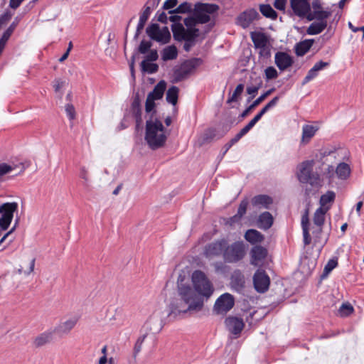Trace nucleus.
Returning <instances> with one entry per match:
<instances>
[{"label":"nucleus","instance_id":"nucleus-1","mask_svg":"<svg viewBox=\"0 0 364 364\" xmlns=\"http://www.w3.org/2000/svg\"><path fill=\"white\" fill-rule=\"evenodd\" d=\"M311 10L307 16V20L313 21L312 23L306 29L308 35H317L323 32L328 26V18L332 12L328 9H324L322 0H312L310 4Z\"/></svg>","mask_w":364,"mask_h":364},{"label":"nucleus","instance_id":"nucleus-2","mask_svg":"<svg viewBox=\"0 0 364 364\" xmlns=\"http://www.w3.org/2000/svg\"><path fill=\"white\" fill-rule=\"evenodd\" d=\"M145 141L153 150L164 146L167 135L162 122L156 118L151 117L146 122Z\"/></svg>","mask_w":364,"mask_h":364},{"label":"nucleus","instance_id":"nucleus-3","mask_svg":"<svg viewBox=\"0 0 364 364\" xmlns=\"http://www.w3.org/2000/svg\"><path fill=\"white\" fill-rule=\"evenodd\" d=\"M218 9V6L214 4L198 3L194 6L193 16L185 18L184 24L196 28L198 23H206Z\"/></svg>","mask_w":364,"mask_h":364},{"label":"nucleus","instance_id":"nucleus-4","mask_svg":"<svg viewBox=\"0 0 364 364\" xmlns=\"http://www.w3.org/2000/svg\"><path fill=\"white\" fill-rule=\"evenodd\" d=\"M166 317V312L162 308L154 310L143 325L142 330L145 333L138 339L136 345H141L149 333H159L162 329Z\"/></svg>","mask_w":364,"mask_h":364},{"label":"nucleus","instance_id":"nucleus-5","mask_svg":"<svg viewBox=\"0 0 364 364\" xmlns=\"http://www.w3.org/2000/svg\"><path fill=\"white\" fill-rule=\"evenodd\" d=\"M178 296L181 297L188 304L189 309L193 311H199L203 307V299L188 284H178Z\"/></svg>","mask_w":364,"mask_h":364},{"label":"nucleus","instance_id":"nucleus-6","mask_svg":"<svg viewBox=\"0 0 364 364\" xmlns=\"http://www.w3.org/2000/svg\"><path fill=\"white\" fill-rule=\"evenodd\" d=\"M191 282L193 289L202 296L208 299L213 294L214 288L205 274L200 270L192 273Z\"/></svg>","mask_w":364,"mask_h":364},{"label":"nucleus","instance_id":"nucleus-7","mask_svg":"<svg viewBox=\"0 0 364 364\" xmlns=\"http://www.w3.org/2000/svg\"><path fill=\"white\" fill-rule=\"evenodd\" d=\"M314 162L305 161L298 166V179L303 183H309L313 186H318L321 183L320 176L318 173H312Z\"/></svg>","mask_w":364,"mask_h":364},{"label":"nucleus","instance_id":"nucleus-8","mask_svg":"<svg viewBox=\"0 0 364 364\" xmlns=\"http://www.w3.org/2000/svg\"><path fill=\"white\" fill-rule=\"evenodd\" d=\"M25 169L23 164L18 160L1 163V183L14 179L22 174Z\"/></svg>","mask_w":364,"mask_h":364},{"label":"nucleus","instance_id":"nucleus-9","mask_svg":"<svg viewBox=\"0 0 364 364\" xmlns=\"http://www.w3.org/2000/svg\"><path fill=\"white\" fill-rule=\"evenodd\" d=\"M245 255V247L242 242H235L232 245H227L223 252V259L229 263L237 262Z\"/></svg>","mask_w":364,"mask_h":364},{"label":"nucleus","instance_id":"nucleus-10","mask_svg":"<svg viewBox=\"0 0 364 364\" xmlns=\"http://www.w3.org/2000/svg\"><path fill=\"white\" fill-rule=\"evenodd\" d=\"M201 60L199 58H192L183 62L179 68L173 72V82H180L188 77L195 69L200 65Z\"/></svg>","mask_w":364,"mask_h":364},{"label":"nucleus","instance_id":"nucleus-11","mask_svg":"<svg viewBox=\"0 0 364 364\" xmlns=\"http://www.w3.org/2000/svg\"><path fill=\"white\" fill-rule=\"evenodd\" d=\"M17 202H1V231L6 230L11 224L14 214L18 213Z\"/></svg>","mask_w":364,"mask_h":364},{"label":"nucleus","instance_id":"nucleus-12","mask_svg":"<svg viewBox=\"0 0 364 364\" xmlns=\"http://www.w3.org/2000/svg\"><path fill=\"white\" fill-rule=\"evenodd\" d=\"M146 31L152 40L161 44L168 43L171 40V33L166 26L160 28L157 23H151L146 28Z\"/></svg>","mask_w":364,"mask_h":364},{"label":"nucleus","instance_id":"nucleus-13","mask_svg":"<svg viewBox=\"0 0 364 364\" xmlns=\"http://www.w3.org/2000/svg\"><path fill=\"white\" fill-rule=\"evenodd\" d=\"M193 311L181 297L173 298L169 305V311L166 313L167 318L175 319L181 314Z\"/></svg>","mask_w":364,"mask_h":364},{"label":"nucleus","instance_id":"nucleus-14","mask_svg":"<svg viewBox=\"0 0 364 364\" xmlns=\"http://www.w3.org/2000/svg\"><path fill=\"white\" fill-rule=\"evenodd\" d=\"M228 245V240L220 239L208 244L204 249V255L207 258L223 255L225 248Z\"/></svg>","mask_w":364,"mask_h":364},{"label":"nucleus","instance_id":"nucleus-15","mask_svg":"<svg viewBox=\"0 0 364 364\" xmlns=\"http://www.w3.org/2000/svg\"><path fill=\"white\" fill-rule=\"evenodd\" d=\"M234 304L233 296L229 293H225L216 300L214 310L218 314H225L233 307Z\"/></svg>","mask_w":364,"mask_h":364},{"label":"nucleus","instance_id":"nucleus-16","mask_svg":"<svg viewBox=\"0 0 364 364\" xmlns=\"http://www.w3.org/2000/svg\"><path fill=\"white\" fill-rule=\"evenodd\" d=\"M253 283L257 291L264 293L269 289L270 279L264 270L258 269L254 274Z\"/></svg>","mask_w":364,"mask_h":364},{"label":"nucleus","instance_id":"nucleus-17","mask_svg":"<svg viewBox=\"0 0 364 364\" xmlns=\"http://www.w3.org/2000/svg\"><path fill=\"white\" fill-rule=\"evenodd\" d=\"M187 29L186 30L181 23H173L171 25V30L173 32V38L177 41H182L183 39H191L193 36L192 33L198 28H193V26H186Z\"/></svg>","mask_w":364,"mask_h":364},{"label":"nucleus","instance_id":"nucleus-18","mask_svg":"<svg viewBox=\"0 0 364 364\" xmlns=\"http://www.w3.org/2000/svg\"><path fill=\"white\" fill-rule=\"evenodd\" d=\"M290 6L294 15L299 18H306L311 10L309 0H290Z\"/></svg>","mask_w":364,"mask_h":364},{"label":"nucleus","instance_id":"nucleus-19","mask_svg":"<svg viewBox=\"0 0 364 364\" xmlns=\"http://www.w3.org/2000/svg\"><path fill=\"white\" fill-rule=\"evenodd\" d=\"M258 17V12L254 9H250L243 11L237 17L236 23L243 28H246Z\"/></svg>","mask_w":364,"mask_h":364},{"label":"nucleus","instance_id":"nucleus-20","mask_svg":"<svg viewBox=\"0 0 364 364\" xmlns=\"http://www.w3.org/2000/svg\"><path fill=\"white\" fill-rule=\"evenodd\" d=\"M274 63L281 71H284L292 65L294 60L287 53L279 51L275 54Z\"/></svg>","mask_w":364,"mask_h":364},{"label":"nucleus","instance_id":"nucleus-21","mask_svg":"<svg viewBox=\"0 0 364 364\" xmlns=\"http://www.w3.org/2000/svg\"><path fill=\"white\" fill-rule=\"evenodd\" d=\"M54 334L55 331L53 329L47 330L34 338L33 345L38 348L49 344L53 341Z\"/></svg>","mask_w":364,"mask_h":364},{"label":"nucleus","instance_id":"nucleus-22","mask_svg":"<svg viewBox=\"0 0 364 364\" xmlns=\"http://www.w3.org/2000/svg\"><path fill=\"white\" fill-rule=\"evenodd\" d=\"M267 250L262 246H255L250 251V262L252 265L259 266L267 257Z\"/></svg>","mask_w":364,"mask_h":364},{"label":"nucleus","instance_id":"nucleus-23","mask_svg":"<svg viewBox=\"0 0 364 364\" xmlns=\"http://www.w3.org/2000/svg\"><path fill=\"white\" fill-rule=\"evenodd\" d=\"M225 325L228 331L236 336H238L244 328V322L242 318L237 317H228L225 319Z\"/></svg>","mask_w":364,"mask_h":364},{"label":"nucleus","instance_id":"nucleus-24","mask_svg":"<svg viewBox=\"0 0 364 364\" xmlns=\"http://www.w3.org/2000/svg\"><path fill=\"white\" fill-rule=\"evenodd\" d=\"M330 63L328 62H324L320 60L314 64V65L311 68L306 77L304 78L302 85H306L309 81L312 80L315 77H316L318 75V72L328 67Z\"/></svg>","mask_w":364,"mask_h":364},{"label":"nucleus","instance_id":"nucleus-25","mask_svg":"<svg viewBox=\"0 0 364 364\" xmlns=\"http://www.w3.org/2000/svg\"><path fill=\"white\" fill-rule=\"evenodd\" d=\"M19 220H20L19 217H16V218L15 220L14 225L11 228V230L1 237V244L5 242L7 238H9L8 245H4L1 247V251L6 250L9 247L10 248L11 252H14L16 250V247L12 244V242L15 240V236H14L12 235V233L15 231V230L18 227Z\"/></svg>","mask_w":364,"mask_h":364},{"label":"nucleus","instance_id":"nucleus-26","mask_svg":"<svg viewBox=\"0 0 364 364\" xmlns=\"http://www.w3.org/2000/svg\"><path fill=\"white\" fill-rule=\"evenodd\" d=\"M36 264V257H32L22 261V264L15 271L18 274H23L25 277L29 276L33 272Z\"/></svg>","mask_w":364,"mask_h":364},{"label":"nucleus","instance_id":"nucleus-27","mask_svg":"<svg viewBox=\"0 0 364 364\" xmlns=\"http://www.w3.org/2000/svg\"><path fill=\"white\" fill-rule=\"evenodd\" d=\"M78 319L75 317L70 318L59 323L54 329L55 333L60 334H68L76 326Z\"/></svg>","mask_w":364,"mask_h":364},{"label":"nucleus","instance_id":"nucleus-28","mask_svg":"<svg viewBox=\"0 0 364 364\" xmlns=\"http://www.w3.org/2000/svg\"><path fill=\"white\" fill-rule=\"evenodd\" d=\"M230 284L232 289L240 291L245 286V277L240 271H235L230 278Z\"/></svg>","mask_w":364,"mask_h":364},{"label":"nucleus","instance_id":"nucleus-29","mask_svg":"<svg viewBox=\"0 0 364 364\" xmlns=\"http://www.w3.org/2000/svg\"><path fill=\"white\" fill-rule=\"evenodd\" d=\"M272 202V198L267 195H258L252 199V205L259 208H269Z\"/></svg>","mask_w":364,"mask_h":364},{"label":"nucleus","instance_id":"nucleus-30","mask_svg":"<svg viewBox=\"0 0 364 364\" xmlns=\"http://www.w3.org/2000/svg\"><path fill=\"white\" fill-rule=\"evenodd\" d=\"M309 220L308 211L302 215L301 218V227L304 237V244L305 246L309 245L311 242V235L309 233Z\"/></svg>","mask_w":364,"mask_h":364},{"label":"nucleus","instance_id":"nucleus-31","mask_svg":"<svg viewBox=\"0 0 364 364\" xmlns=\"http://www.w3.org/2000/svg\"><path fill=\"white\" fill-rule=\"evenodd\" d=\"M329 210V207H320L318 208L314 215V224L318 226V231L321 230V226H323L325 221V215Z\"/></svg>","mask_w":364,"mask_h":364},{"label":"nucleus","instance_id":"nucleus-32","mask_svg":"<svg viewBox=\"0 0 364 364\" xmlns=\"http://www.w3.org/2000/svg\"><path fill=\"white\" fill-rule=\"evenodd\" d=\"M257 223L259 228L268 230L273 224V217L270 213L264 212L259 216Z\"/></svg>","mask_w":364,"mask_h":364},{"label":"nucleus","instance_id":"nucleus-33","mask_svg":"<svg viewBox=\"0 0 364 364\" xmlns=\"http://www.w3.org/2000/svg\"><path fill=\"white\" fill-rule=\"evenodd\" d=\"M251 38L256 48L269 45L267 36L263 33L253 32Z\"/></svg>","mask_w":364,"mask_h":364},{"label":"nucleus","instance_id":"nucleus-34","mask_svg":"<svg viewBox=\"0 0 364 364\" xmlns=\"http://www.w3.org/2000/svg\"><path fill=\"white\" fill-rule=\"evenodd\" d=\"M314 43V39H306L296 45V54L298 56L304 55L311 48Z\"/></svg>","mask_w":364,"mask_h":364},{"label":"nucleus","instance_id":"nucleus-35","mask_svg":"<svg viewBox=\"0 0 364 364\" xmlns=\"http://www.w3.org/2000/svg\"><path fill=\"white\" fill-rule=\"evenodd\" d=\"M166 88V83L164 80H161L154 88L153 91L149 93L148 97L154 100L162 98L164 91Z\"/></svg>","mask_w":364,"mask_h":364},{"label":"nucleus","instance_id":"nucleus-36","mask_svg":"<svg viewBox=\"0 0 364 364\" xmlns=\"http://www.w3.org/2000/svg\"><path fill=\"white\" fill-rule=\"evenodd\" d=\"M318 128L316 127L305 124L302 128L301 143L307 144L315 135Z\"/></svg>","mask_w":364,"mask_h":364},{"label":"nucleus","instance_id":"nucleus-37","mask_svg":"<svg viewBox=\"0 0 364 364\" xmlns=\"http://www.w3.org/2000/svg\"><path fill=\"white\" fill-rule=\"evenodd\" d=\"M245 238L251 244L261 242L264 240L263 235L254 229L248 230L245 234Z\"/></svg>","mask_w":364,"mask_h":364},{"label":"nucleus","instance_id":"nucleus-38","mask_svg":"<svg viewBox=\"0 0 364 364\" xmlns=\"http://www.w3.org/2000/svg\"><path fill=\"white\" fill-rule=\"evenodd\" d=\"M178 56V50L173 45L164 48L162 50L161 58L164 61L174 60Z\"/></svg>","mask_w":364,"mask_h":364},{"label":"nucleus","instance_id":"nucleus-39","mask_svg":"<svg viewBox=\"0 0 364 364\" xmlns=\"http://www.w3.org/2000/svg\"><path fill=\"white\" fill-rule=\"evenodd\" d=\"M350 173V168L348 164L344 162H341L338 164L336 168V175L340 179H346Z\"/></svg>","mask_w":364,"mask_h":364},{"label":"nucleus","instance_id":"nucleus-40","mask_svg":"<svg viewBox=\"0 0 364 364\" xmlns=\"http://www.w3.org/2000/svg\"><path fill=\"white\" fill-rule=\"evenodd\" d=\"M274 89L272 88L267 92H265L264 94H262L261 96H259L257 100H255L251 105H250L244 112L242 113L241 117H245L248 114V113L250 112L251 109L259 105L267 97H268L269 95H271L274 92Z\"/></svg>","mask_w":364,"mask_h":364},{"label":"nucleus","instance_id":"nucleus-41","mask_svg":"<svg viewBox=\"0 0 364 364\" xmlns=\"http://www.w3.org/2000/svg\"><path fill=\"white\" fill-rule=\"evenodd\" d=\"M259 11L263 16L272 20H275L277 17V12L269 4L259 5Z\"/></svg>","mask_w":364,"mask_h":364},{"label":"nucleus","instance_id":"nucleus-42","mask_svg":"<svg viewBox=\"0 0 364 364\" xmlns=\"http://www.w3.org/2000/svg\"><path fill=\"white\" fill-rule=\"evenodd\" d=\"M178 92L179 90L176 86H171L169 87L166 96L167 102L175 105L178 101Z\"/></svg>","mask_w":364,"mask_h":364},{"label":"nucleus","instance_id":"nucleus-43","mask_svg":"<svg viewBox=\"0 0 364 364\" xmlns=\"http://www.w3.org/2000/svg\"><path fill=\"white\" fill-rule=\"evenodd\" d=\"M336 194L333 191H328L325 194L322 195L320 198L321 207H328V203H333L335 200Z\"/></svg>","mask_w":364,"mask_h":364},{"label":"nucleus","instance_id":"nucleus-44","mask_svg":"<svg viewBox=\"0 0 364 364\" xmlns=\"http://www.w3.org/2000/svg\"><path fill=\"white\" fill-rule=\"evenodd\" d=\"M342 151L341 149H323L321 152V159L326 158V161H328V158H333L336 159L337 156L340 155V153Z\"/></svg>","mask_w":364,"mask_h":364},{"label":"nucleus","instance_id":"nucleus-45","mask_svg":"<svg viewBox=\"0 0 364 364\" xmlns=\"http://www.w3.org/2000/svg\"><path fill=\"white\" fill-rule=\"evenodd\" d=\"M141 69L143 71L149 74L157 72L159 66L156 63H150V61L143 60L141 63Z\"/></svg>","mask_w":364,"mask_h":364},{"label":"nucleus","instance_id":"nucleus-46","mask_svg":"<svg viewBox=\"0 0 364 364\" xmlns=\"http://www.w3.org/2000/svg\"><path fill=\"white\" fill-rule=\"evenodd\" d=\"M353 311V307L349 303L343 304L338 309V314L342 316H348Z\"/></svg>","mask_w":364,"mask_h":364},{"label":"nucleus","instance_id":"nucleus-47","mask_svg":"<svg viewBox=\"0 0 364 364\" xmlns=\"http://www.w3.org/2000/svg\"><path fill=\"white\" fill-rule=\"evenodd\" d=\"M16 26V23L15 22H13L10 25V26L7 28V30L1 36V50L3 49V47L5 45L7 40L9 38V37L14 32Z\"/></svg>","mask_w":364,"mask_h":364},{"label":"nucleus","instance_id":"nucleus-48","mask_svg":"<svg viewBox=\"0 0 364 364\" xmlns=\"http://www.w3.org/2000/svg\"><path fill=\"white\" fill-rule=\"evenodd\" d=\"M192 38L191 39H183L185 41V43L183 45V48L186 51H189L191 48L194 45L195 39L199 36V30L197 29L192 33Z\"/></svg>","mask_w":364,"mask_h":364},{"label":"nucleus","instance_id":"nucleus-49","mask_svg":"<svg viewBox=\"0 0 364 364\" xmlns=\"http://www.w3.org/2000/svg\"><path fill=\"white\" fill-rule=\"evenodd\" d=\"M244 90V85L242 84H239L232 96L228 100V103H231L233 102H237L238 100L239 97L241 95Z\"/></svg>","mask_w":364,"mask_h":364},{"label":"nucleus","instance_id":"nucleus-50","mask_svg":"<svg viewBox=\"0 0 364 364\" xmlns=\"http://www.w3.org/2000/svg\"><path fill=\"white\" fill-rule=\"evenodd\" d=\"M193 10L192 4L188 2H183L176 9V11L178 14H185L191 12Z\"/></svg>","mask_w":364,"mask_h":364},{"label":"nucleus","instance_id":"nucleus-51","mask_svg":"<svg viewBox=\"0 0 364 364\" xmlns=\"http://www.w3.org/2000/svg\"><path fill=\"white\" fill-rule=\"evenodd\" d=\"M264 74L267 80H272L278 77L277 70L272 66L267 67L264 70Z\"/></svg>","mask_w":364,"mask_h":364},{"label":"nucleus","instance_id":"nucleus-52","mask_svg":"<svg viewBox=\"0 0 364 364\" xmlns=\"http://www.w3.org/2000/svg\"><path fill=\"white\" fill-rule=\"evenodd\" d=\"M338 264V260L336 258H333L328 260L323 270V274H328Z\"/></svg>","mask_w":364,"mask_h":364},{"label":"nucleus","instance_id":"nucleus-53","mask_svg":"<svg viewBox=\"0 0 364 364\" xmlns=\"http://www.w3.org/2000/svg\"><path fill=\"white\" fill-rule=\"evenodd\" d=\"M247 202L245 200H243L240 203L237 213L234 216V218L238 217L239 218H242L246 213L247 208Z\"/></svg>","mask_w":364,"mask_h":364},{"label":"nucleus","instance_id":"nucleus-54","mask_svg":"<svg viewBox=\"0 0 364 364\" xmlns=\"http://www.w3.org/2000/svg\"><path fill=\"white\" fill-rule=\"evenodd\" d=\"M177 14L176 9L169 11L168 21L173 23H181V16L177 15Z\"/></svg>","mask_w":364,"mask_h":364},{"label":"nucleus","instance_id":"nucleus-55","mask_svg":"<svg viewBox=\"0 0 364 364\" xmlns=\"http://www.w3.org/2000/svg\"><path fill=\"white\" fill-rule=\"evenodd\" d=\"M65 112L70 120H73L75 117V109L73 105L67 104L65 105Z\"/></svg>","mask_w":364,"mask_h":364},{"label":"nucleus","instance_id":"nucleus-56","mask_svg":"<svg viewBox=\"0 0 364 364\" xmlns=\"http://www.w3.org/2000/svg\"><path fill=\"white\" fill-rule=\"evenodd\" d=\"M151 46V43L149 41H142L139 47V51L141 53H146Z\"/></svg>","mask_w":364,"mask_h":364},{"label":"nucleus","instance_id":"nucleus-57","mask_svg":"<svg viewBox=\"0 0 364 364\" xmlns=\"http://www.w3.org/2000/svg\"><path fill=\"white\" fill-rule=\"evenodd\" d=\"M153 9H151L150 7L144 6L143 11L140 14L139 18L147 21L153 11Z\"/></svg>","mask_w":364,"mask_h":364},{"label":"nucleus","instance_id":"nucleus-58","mask_svg":"<svg viewBox=\"0 0 364 364\" xmlns=\"http://www.w3.org/2000/svg\"><path fill=\"white\" fill-rule=\"evenodd\" d=\"M335 174L336 169L331 165H328L327 168L323 172V175L329 179H332L334 177Z\"/></svg>","mask_w":364,"mask_h":364},{"label":"nucleus","instance_id":"nucleus-59","mask_svg":"<svg viewBox=\"0 0 364 364\" xmlns=\"http://www.w3.org/2000/svg\"><path fill=\"white\" fill-rule=\"evenodd\" d=\"M278 100H279V97H274L261 110L265 114L269 109L274 107L277 104Z\"/></svg>","mask_w":364,"mask_h":364},{"label":"nucleus","instance_id":"nucleus-60","mask_svg":"<svg viewBox=\"0 0 364 364\" xmlns=\"http://www.w3.org/2000/svg\"><path fill=\"white\" fill-rule=\"evenodd\" d=\"M278 100H279V97H274L261 110L265 114L269 109L274 107L277 104Z\"/></svg>","mask_w":364,"mask_h":364},{"label":"nucleus","instance_id":"nucleus-61","mask_svg":"<svg viewBox=\"0 0 364 364\" xmlns=\"http://www.w3.org/2000/svg\"><path fill=\"white\" fill-rule=\"evenodd\" d=\"M278 100H279V97H274L261 110L265 114L269 109L274 107L277 104Z\"/></svg>","mask_w":364,"mask_h":364},{"label":"nucleus","instance_id":"nucleus-62","mask_svg":"<svg viewBox=\"0 0 364 364\" xmlns=\"http://www.w3.org/2000/svg\"><path fill=\"white\" fill-rule=\"evenodd\" d=\"M278 100H279V97H274L261 110L265 114L269 109L274 107L277 104Z\"/></svg>","mask_w":364,"mask_h":364},{"label":"nucleus","instance_id":"nucleus-63","mask_svg":"<svg viewBox=\"0 0 364 364\" xmlns=\"http://www.w3.org/2000/svg\"><path fill=\"white\" fill-rule=\"evenodd\" d=\"M154 101V100L147 96L145 105V110L147 113L151 112L154 109L155 107Z\"/></svg>","mask_w":364,"mask_h":364},{"label":"nucleus","instance_id":"nucleus-64","mask_svg":"<svg viewBox=\"0 0 364 364\" xmlns=\"http://www.w3.org/2000/svg\"><path fill=\"white\" fill-rule=\"evenodd\" d=\"M286 4L287 0H275L274 2V6L279 11H284Z\"/></svg>","mask_w":364,"mask_h":364}]
</instances>
